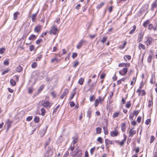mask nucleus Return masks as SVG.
Segmentation results:
<instances>
[{
    "instance_id": "nucleus-8",
    "label": "nucleus",
    "mask_w": 157,
    "mask_h": 157,
    "mask_svg": "<svg viewBox=\"0 0 157 157\" xmlns=\"http://www.w3.org/2000/svg\"><path fill=\"white\" fill-rule=\"evenodd\" d=\"M136 132V130H134L133 128H132L129 130V136H132L134 135H135Z\"/></svg>"
},
{
    "instance_id": "nucleus-27",
    "label": "nucleus",
    "mask_w": 157,
    "mask_h": 157,
    "mask_svg": "<svg viewBox=\"0 0 157 157\" xmlns=\"http://www.w3.org/2000/svg\"><path fill=\"white\" fill-rule=\"evenodd\" d=\"M119 113H120L119 112H117L114 113L113 115V116H112L114 118L117 117L119 115Z\"/></svg>"
},
{
    "instance_id": "nucleus-29",
    "label": "nucleus",
    "mask_w": 157,
    "mask_h": 157,
    "mask_svg": "<svg viewBox=\"0 0 157 157\" xmlns=\"http://www.w3.org/2000/svg\"><path fill=\"white\" fill-rule=\"evenodd\" d=\"M40 111H41V115L43 116H44L46 112L45 109L44 108H42L41 109Z\"/></svg>"
},
{
    "instance_id": "nucleus-58",
    "label": "nucleus",
    "mask_w": 157,
    "mask_h": 157,
    "mask_svg": "<svg viewBox=\"0 0 157 157\" xmlns=\"http://www.w3.org/2000/svg\"><path fill=\"white\" fill-rule=\"evenodd\" d=\"M151 121L150 119H147L146 120L145 122V123L147 125H148L149 123Z\"/></svg>"
},
{
    "instance_id": "nucleus-42",
    "label": "nucleus",
    "mask_w": 157,
    "mask_h": 157,
    "mask_svg": "<svg viewBox=\"0 0 157 157\" xmlns=\"http://www.w3.org/2000/svg\"><path fill=\"white\" fill-rule=\"evenodd\" d=\"M60 107V105H58L55 109H54L53 110V113L56 112L58 109Z\"/></svg>"
},
{
    "instance_id": "nucleus-26",
    "label": "nucleus",
    "mask_w": 157,
    "mask_h": 157,
    "mask_svg": "<svg viewBox=\"0 0 157 157\" xmlns=\"http://www.w3.org/2000/svg\"><path fill=\"white\" fill-rule=\"evenodd\" d=\"M136 27L135 25L133 26V29L129 32L130 34H132L134 33L136 29Z\"/></svg>"
},
{
    "instance_id": "nucleus-32",
    "label": "nucleus",
    "mask_w": 157,
    "mask_h": 157,
    "mask_svg": "<svg viewBox=\"0 0 157 157\" xmlns=\"http://www.w3.org/2000/svg\"><path fill=\"white\" fill-rule=\"evenodd\" d=\"M104 2H101L100 4L98 5L97 6V8L98 9H99L104 5Z\"/></svg>"
},
{
    "instance_id": "nucleus-7",
    "label": "nucleus",
    "mask_w": 157,
    "mask_h": 157,
    "mask_svg": "<svg viewBox=\"0 0 157 157\" xmlns=\"http://www.w3.org/2000/svg\"><path fill=\"white\" fill-rule=\"evenodd\" d=\"M42 28V27L40 25H37L34 28V31L36 33H38L40 31Z\"/></svg>"
},
{
    "instance_id": "nucleus-4",
    "label": "nucleus",
    "mask_w": 157,
    "mask_h": 157,
    "mask_svg": "<svg viewBox=\"0 0 157 157\" xmlns=\"http://www.w3.org/2000/svg\"><path fill=\"white\" fill-rule=\"evenodd\" d=\"M50 33L51 34L55 35L58 33V31L56 26L53 25L51 27V29L50 31Z\"/></svg>"
},
{
    "instance_id": "nucleus-11",
    "label": "nucleus",
    "mask_w": 157,
    "mask_h": 157,
    "mask_svg": "<svg viewBox=\"0 0 157 157\" xmlns=\"http://www.w3.org/2000/svg\"><path fill=\"white\" fill-rule=\"evenodd\" d=\"M105 142L106 146H107V145H108L112 144H113L112 141V140H109L108 139H105Z\"/></svg>"
},
{
    "instance_id": "nucleus-5",
    "label": "nucleus",
    "mask_w": 157,
    "mask_h": 157,
    "mask_svg": "<svg viewBox=\"0 0 157 157\" xmlns=\"http://www.w3.org/2000/svg\"><path fill=\"white\" fill-rule=\"evenodd\" d=\"M119 134V132L116 129H114V130L111 131L110 133L111 136L112 137L116 136Z\"/></svg>"
},
{
    "instance_id": "nucleus-39",
    "label": "nucleus",
    "mask_w": 157,
    "mask_h": 157,
    "mask_svg": "<svg viewBox=\"0 0 157 157\" xmlns=\"http://www.w3.org/2000/svg\"><path fill=\"white\" fill-rule=\"evenodd\" d=\"M126 140H123L121 142H118L119 144L120 145V146H123L124 145V143L125 142Z\"/></svg>"
},
{
    "instance_id": "nucleus-31",
    "label": "nucleus",
    "mask_w": 157,
    "mask_h": 157,
    "mask_svg": "<svg viewBox=\"0 0 157 157\" xmlns=\"http://www.w3.org/2000/svg\"><path fill=\"white\" fill-rule=\"evenodd\" d=\"M10 71V69L8 68H7L5 71L2 72V75H4L6 73H8Z\"/></svg>"
},
{
    "instance_id": "nucleus-45",
    "label": "nucleus",
    "mask_w": 157,
    "mask_h": 157,
    "mask_svg": "<svg viewBox=\"0 0 157 157\" xmlns=\"http://www.w3.org/2000/svg\"><path fill=\"white\" fill-rule=\"evenodd\" d=\"M95 149V147L91 148L90 150V153L91 155H92Z\"/></svg>"
},
{
    "instance_id": "nucleus-12",
    "label": "nucleus",
    "mask_w": 157,
    "mask_h": 157,
    "mask_svg": "<svg viewBox=\"0 0 157 157\" xmlns=\"http://www.w3.org/2000/svg\"><path fill=\"white\" fill-rule=\"evenodd\" d=\"M121 128L122 131L123 132L125 131L126 130V123H121Z\"/></svg>"
},
{
    "instance_id": "nucleus-35",
    "label": "nucleus",
    "mask_w": 157,
    "mask_h": 157,
    "mask_svg": "<svg viewBox=\"0 0 157 157\" xmlns=\"http://www.w3.org/2000/svg\"><path fill=\"white\" fill-rule=\"evenodd\" d=\"M97 141L101 144H102L103 142L102 138L101 137H99L98 138Z\"/></svg>"
},
{
    "instance_id": "nucleus-10",
    "label": "nucleus",
    "mask_w": 157,
    "mask_h": 157,
    "mask_svg": "<svg viewBox=\"0 0 157 157\" xmlns=\"http://www.w3.org/2000/svg\"><path fill=\"white\" fill-rule=\"evenodd\" d=\"M84 42V41L83 40H81L80 42L78 43V44H77L76 48L77 49H79L81 48V47L82 44Z\"/></svg>"
},
{
    "instance_id": "nucleus-46",
    "label": "nucleus",
    "mask_w": 157,
    "mask_h": 157,
    "mask_svg": "<svg viewBox=\"0 0 157 157\" xmlns=\"http://www.w3.org/2000/svg\"><path fill=\"white\" fill-rule=\"evenodd\" d=\"M34 121L36 123H38L39 121V118L38 117H36L34 118Z\"/></svg>"
},
{
    "instance_id": "nucleus-60",
    "label": "nucleus",
    "mask_w": 157,
    "mask_h": 157,
    "mask_svg": "<svg viewBox=\"0 0 157 157\" xmlns=\"http://www.w3.org/2000/svg\"><path fill=\"white\" fill-rule=\"evenodd\" d=\"M42 56L41 55H39L36 58V60H40Z\"/></svg>"
},
{
    "instance_id": "nucleus-20",
    "label": "nucleus",
    "mask_w": 157,
    "mask_h": 157,
    "mask_svg": "<svg viewBox=\"0 0 157 157\" xmlns=\"http://www.w3.org/2000/svg\"><path fill=\"white\" fill-rule=\"evenodd\" d=\"M82 154V151L80 150H79L76 152L75 155V156H77L78 157H80L81 156Z\"/></svg>"
},
{
    "instance_id": "nucleus-38",
    "label": "nucleus",
    "mask_w": 157,
    "mask_h": 157,
    "mask_svg": "<svg viewBox=\"0 0 157 157\" xmlns=\"http://www.w3.org/2000/svg\"><path fill=\"white\" fill-rule=\"evenodd\" d=\"M157 5V4L156 2H154L152 5L151 9L153 10L155 8Z\"/></svg>"
},
{
    "instance_id": "nucleus-23",
    "label": "nucleus",
    "mask_w": 157,
    "mask_h": 157,
    "mask_svg": "<svg viewBox=\"0 0 157 157\" xmlns=\"http://www.w3.org/2000/svg\"><path fill=\"white\" fill-rule=\"evenodd\" d=\"M149 23L150 21L149 20H147L144 23L143 25L144 27L146 28L147 25L149 24Z\"/></svg>"
},
{
    "instance_id": "nucleus-54",
    "label": "nucleus",
    "mask_w": 157,
    "mask_h": 157,
    "mask_svg": "<svg viewBox=\"0 0 157 157\" xmlns=\"http://www.w3.org/2000/svg\"><path fill=\"white\" fill-rule=\"evenodd\" d=\"M141 117L140 116H139L138 117L137 119V121L138 122V123H139L140 122L141 120Z\"/></svg>"
},
{
    "instance_id": "nucleus-1",
    "label": "nucleus",
    "mask_w": 157,
    "mask_h": 157,
    "mask_svg": "<svg viewBox=\"0 0 157 157\" xmlns=\"http://www.w3.org/2000/svg\"><path fill=\"white\" fill-rule=\"evenodd\" d=\"M39 103L41 104L43 106L47 108H50L52 105V104L50 102L44 100L40 101Z\"/></svg>"
},
{
    "instance_id": "nucleus-28",
    "label": "nucleus",
    "mask_w": 157,
    "mask_h": 157,
    "mask_svg": "<svg viewBox=\"0 0 157 157\" xmlns=\"http://www.w3.org/2000/svg\"><path fill=\"white\" fill-rule=\"evenodd\" d=\"M103 129L104 131V133L105 135H107L108 134V130L107 129V127L104 126L103 127Z\"/></svg>"
},
{
    "instance_id": "nucleus-41",
    "label": "nucleus",
    "mask_w": 157,
    "mask_h": 157,
    "mask_svg": "<svg viewBox=\"0 0 157 157\" xmlns=\"http://www.w3.org/2000/svg\"><path fill=\"white\" fill-rule=\"evenodd\" d=\"M96 82H94L93 83H92L90 85V89H93V88L95 87L96 86Z\"/></svg>"
},
{
    "instance_id": "nucleus-57",
    "label": "nucleus",
    "mask_w": 157,
    "mask_h": 157,
    "mask_svg": "<svg viewBox=\"0 0 157 157\" xmlns=\"http://www.w3.org/2000/svg\"><path fill=\"white\" fill-rule=\"evenodd\" d=\"M74 145H73V146H72V145H71L69 149H70L71 151H72L74 149Z\"/></svg>"
},
{
    "instance_id": "nucleus-56",
    "label": "nucleus",
    "mask_w": 157,
    "mask_h": 157,
    "mask_svg": "<svg viewBox=\"0 0 157 157\" xmlns=\"http://www.w3.org/2000/svg\"><path fill=\"white\" fill-rule=\"evenodd\" d=\"M3 64L5 65H8L9 64V62L7 60H5L3 62Z\"/></svg>"
},
{
    "instance_id": "nucleus-19",
    "label": "nucleus",
    "mask_w": 157,
    "mask_h": 157,
    "mask_svg": "<svg viewBox=\"0 0 157 157\" xmlns=\"http://www.w3.org/2000/svg\"><path fill=\"white\" fill-rule=\"evenodd\" d=\"M84 81V78H81L78 81V83L80 85H82Z\"/></svg>"
},
{
    "instance_id": "nucleus-43",
    "label": "nucleus",
    "mask_w": 157,
    "mask_h": 157,
    "mask_svg": "<svg viewBox=\"0 0 157 157\" xmlns=\"http://www.w3.org/2000/svg\"><path fill=\"white\" fill-rule=\"evenodd\" d=\"M68 90L67 89H65L64 90L62 94H63V95L66 96L67 94L68 93Z\"/></svg>"
},
{
    "instance_id": "nucleus-17",
    "label": "nucleus",
    "mask_w": 157,
    "mask_h": 157,
    "mask_svg": "<svg viewBox=\"0 0 157 157\" xmlns=\"http://www.w3.org/2000/svg\"><path fill=\"white\" fill-rule=\"evenodd\" d=\"M73 141L72 144L73 145H74L78 141V139L76 137H73L72 138Z\"/></svg>"
},
{
    "instance_id": "nucleus-36",
    "label": "nucleus",
    "mask_w": 157,
    "mask_h": 157,
    "mask_svg": "<svg viewBox=\"0 0 157 157\" xmlns=\"http://www.w3.org/2000/svg\"><path fill=\"white\" fill-rule=\"evenodd\" d=\"M131 105V104L130 101H128L126 103L125 106L127 108H129L130 107Z\"/></svg>"
},
{
    "instance_id": "nucleus-18",
    "label": "nucleus",
    "mask_w": 157,
    "mask_h": 157,
    "mask_svg": "<svg viewBox=\"0 0 157 157\" xmlns=\"http://www.w3.org/2000/svg\"><path fill=\"white\" fill-rule=\"evenodd\" d=\"M12 122V121H10L9 120L7 121L6 123L7 128H10Z\"/></svg>"
},
{
    "instance_id": "nucleus-63",
    "label": "nucleus",
    "mask_w": 157,
    "mask_h": 157,
    "mask_svg": "<svg viewBox=\"0 0 157 157\" xmlns=\"http://www.w3.org/2000/svg\"><path fill=\"white\" fill-rule=\"evenodd\" d=\"M95 98L93 96H91L90 97V101H91L94 99Z\"/></svg>"
},
{
    "instance_id": "nucleus-33",
    "label": "nucleus",
    "mask_w": 157,
    "mask_h": 157,
    "mask_svg": "<svg viewBox=\"0 0 157 157\" xmlns=\"http://www.w3.org/2000/svg\"><path fill=\"white\" fill-rule=\"evenodd\" d=\"M145 95V92L144 90H141L139 94L140 96H143Z\"/></svg>"
},
{
    "instance_id": "nucleus-30",
    "label": "nucleus",
    "mask_w": 157,
    "mask_h": 157,
    "mask_svg": "<svg viewBox=\"0 0 157 157\" xmlns=\"http://www.w3.org/2000/svg\"><path fill=\"white\" fill-rule=\"evenodd\" d=\"M19 14V13L18 12H16L15 13L13 14L14 18L13 19L14 20H16L17 18V15Z\"/></svg>"
},
{
    "instance_id": "nucleus-13",
    "label": "nucleus",
    "mask_w": 157,
    "mask_h": 157,
    "mask_svg": "<svg viewBox=\"0 0 157 157\" xmlns=\"http://www.w3.org/2000/svg\"><path fill=\"white\" fill-rule=\"evenodd\" d=\"M37 14V12L35 14H33L31 16V18L33 22H34L36 20V17Z\"/></svg>"
},
{
    "instance_id": "nucleus-49",
    "label": "nucleus",
    "mask_w": 157,
    "mask_h": 157,
    "mask_svg": "<svg viewBox=\"0 0 157 157\" xmlns=\"http://www.w3.org/2000/svg\"><path fill=\"white\" fill-rule=\"evenodd\" d=\"M34 46L33 45H31L29 47V50L30 51H32L34 50Z\"/></svg>"
},
{
    "instance_id": "nucleus-34",
    "label": "nucleus",
    "mask_w": 157,
    "mask_h": 157,
    "mask_svg": "<svg viewBox=\"0 0 157 157\" xmlns=\"http://www.w3.org/2000/svg\"><path fill=\"white\" fill-rule=\"evenodd\" d=\"M50 141V138H49L48 140L46 142V143L44 144L45 148L49 144Z\"/></svg>"
},
{
    "instance_id": "nucleus-22",
    "label": "nucleus",
    "mask_w": 157,
    "mask_h": 157,
    "mask_svg": "<svg viewBox=\"0 0 157 157\" xmlns=\"http://www.w3.org/2000/svg\"><path fill=\"white\" fill-rule=\"evenodd\" d=\"M139 48V49H141V48L142 49L144 50L145 49V46L143 44L140 43L138 46Z\"/></svg>"
},
{
    "instance_id": "nucleus-53",
    "label": "nucleus",
    "mask_w": 157,
    "mask_h": 157,
    "mask_svg": "<svg viewBox=\"0 0 157 157\" xmlns=\"http://www.w3.org/2000/svg\"><path fill=\"white\" fill-rule=\"evenodd\" d=\"M32 119V116H29L26 119V120L28 121H30Z\"/></svg>"
},
{
    "instance_id": "nucleus-50",
    "label": "nucleus",
    "mask_w": 157,
    "mask_h": 157,
    "mask_svg": "<svg viewBox=\"0 0 157 157\" xmlns=\"http://www.w3.org/2000/svg\"><path fill=\"white\" fill-rule=\"evenodd\" d=\"M42 41V40L41 39L37 40L36 41V44H39L40 42Z\"/></svg>"
},
{
    "instance_id": "nucleus-51",
    "label": "nucleus",
    "mask_w": 157,
    "mask_h": 157,
    "mask_svg": "<svg viewBox=\"0 0 157 157\" xmlns=\"http://www.w3.org/2000/svg\"><path fill=\"white\" fill-rule=\"evenodd\" d=\"M75 93H73V94H72L71 95L69 99L70 100H71L74 97V96H75Z\"/></svg>"
},
{
    "instance_id": "nucleus-52",
    "label": "nucleus",
    "mask_w": 157,
    "mask_h": 157,
    "mask_svg": "<svg viewBox=\"0 0 157 157\" xmlns=\"http://www.w3.org/2000/svg\"><path fill=\"white\" fill-rule=\"evenodd\" d=\"M133 117L134 116L132 113L130 114L129 118L130 120H132L133 119Z\"/></svg>"
},
{
    "instance_id": "nucleus-48",
    "label": "nucleus",
    "mask_w": 157,
    "mask_h": 157,
    "mask_svg": "<svg viewBox=\"0 0 157 157\" xmlns=\"http://www.w3.org/2000/svg\"><path fill=\"white\" fill-rule=\"evenodd\" d=\"M107 39V37H104L101 40V41L103 43H104L105 42Z\"/></svg>"
},
{
    "instance_id": "nucleus-14",
    "label": "nucleus",
    "mask_w": 157,
    "mask_h": 157,
    "mask_svg": "<svg viewBox=\"0 0 157 157\" xmlns=\"http://www.w3.org/2000/svg\"><path fill=\"white\" fill-rule=\"evenodd\" d=\"M152 39L151 38H149L145 41V43L147 45H149L152 43Z\"/></svg>"
},
{
    "instance_id": "nucleus-62",
    "label": "nucleus",
    "mask_w": 157,
    "mask_h": 157,
    "mask_svg": "<svg viewBox=\"0 0 157 157\" xmlns=\"http://www.w3.org/2000/svg\"><path fill=\"white\" fill-rule=\"evenodd\" d=\"M105 76V74L104 73H102L100 76V78L101 79H103L104 78Z\"/></svg>"
},
{
    "instance_id": "nucleus-6",
    "label": "nucleus",
    "mask_w": 157,
    "mask_h": 157,
    "mask_svg": "<svg viewBox=\"0 0 157 157\" xmlns=\"http://www.w3.org/2000/svg\"><path fill=\"white\" fill-rule=\"evenodd\" d=\"M128 68L126 67L124 68L123 70L119 71V73L122 75H124L127 72Z\"/></svg>"
},
{
    "instance_id": "nucleus-55",
    "label": "nucleus",
    "mask_w": 157,
    "mask_h": 157,
    "mask_svg": "<svg viewBox=\"0 0 157 157\" xmlns=\"http://www.w3.org/2000/svg\"><path fill=\"white\" fill-rule=\"evenodd\" d=\"M77 54L75 53H73L72 54V57L74 59L77 57Z\"/></svg>"
},
{
    "instance_id": "nucleus-21",
    "label": "nucleus",
    "mask_w": 157,
    "mask_h": 157,
    "mask_svg": "<svg viewBox=\"0 0 157 157\" xmlns=\"http://www.w3.org/2000/svg\"><path fill=\"white\" fill-rule=\"evenodd\" d=\"M10 82L12 86H14L16 84V82L13 79H11L10 80Z\"/></svg>"
},
{
    "instance_id": "nucleus-40",
    "label": "nucleus",
    "mask_w": 157,
    "mask_h": 157,
    "mask_svg": "<svg viewBox=\"0 0 157 157\" xmlns=\"http://www.w3.org/2000/svg\"><path fill=\"white\" fill-rule=\"evenodd\" d=\"M150 139L151 141H150V143H152L153 142L154 140L155 139V137L153 136H151Z\"/></svg>"
},
{
    "instance_id": "nucleus-61",
    "label": "nucleus",
    "mask_w": 157,
    "mask_h": 157,
    "mask_svg": "<svg viewBox=\"0 0 157 157\" xmlns=\"http://www.w3.org/2000/svg\"><path fill=\"white\" fill-rule=\"evenodd\" d=\"M33 89L31 88H29L28 89V93L29 94H31L33 92Z\"/></svg>"
},
{
    "instance_id": "nucleus-15",
    "label": "nucleus",
    "mask_w": 157,
    "mask_h": 157,
    "mask_svg": "<svg viewBox=\"0 0 157 157\" xmlns=\"http://www.w3.org/2000/svg\"><path fill=\"white\" fill-rule=\"evenodd\" d=\"M23 70L22 68L20 66V65H19L16 68L15 70L17 72H20L21 71Z\"/></svg>"
},
{
    "instance_id": "nucleus-3",
    "label": "nucleus",
    "mask_w": 157,
    "mask_h": 157,
    "mask_svg": "<svg viewBox=\"0 0 157 157\" xmlns=\"http://www.w3.org/2000/svg\"><path fill=\"white\" fill-rule=\"evenodd\" d=\"M52 155V148L50 147H49L48 148L46 152L44 157H49L51 156Z\"/></svg>"
},
{
    "instance_id": "nucleus-37",
    "label": "nucleus",
    "mask_w": 157,
    "mask_h": 157,
    "mask_svg": "<svg viewBox=\"0 0 157 157\" xmlns=\"http://www.w3.org/2000/svg\"><path fill=\"white\" fill-rule=\"evenodd\" d=\"M37 66V64L36 63L34 62L32 63L31 65V67L32 68H34L36 67Z\"/></svg>"
},
{
    "instance_id": "nucleus-24",
    "label": "nucleus",
    "mask_w": 157,
    "mask_h": 157,
    "mask_svg": "<svg viewBox=\"0 0 157 157\" xmlns=\"http://www.w3.org/2000/svg\"><path fill=\"white\" fill-rule=\"evenodd\" d=\"M153 105L152 98L151 100H149L148 102V107L149 108L151 107V105Z\"/></svg>"
},
{
    "instance_id": "nucleus-25",
    "label": "nucleus",
    "mask_w": 157,
    "mask_h": 157,
    "mask_svg": "<svg viewBox=\"0 0 157 157\" xmlns=\"http://www.w3.org/2000/svg\"><path fill=\"white\" fill-rule=\"evenodd\" d=\"M96 133L97 134H99L101 132V129L100 127H98L96 128Z\"/></svg>"
},
{
    "instance_id": "nucleus-59",
    "label": "nucleus",
    "mask_w": 157,
    "mask_h": 157,
    "mask_svg": "<svg viewBox=\"0 0 157 157\" xmlns=\"http://www.w3.org/2000/svg\"><path fill=\"white\" fill-rule=\"evenodd\" d=\"M70 105L71 107H73L75 105V103L73 101H71L70 102Z\"/></svg>"
},
{
    "instance_id": "nucleus-47",
    "label": "nucleus",
    "mask_w": 157,
    "mask_h": 157,
    "mask_svg": "<svg viewBox=\"0 0 157 157\" xmlns=\"http://www.w3.org/2000/svg\"><path fill=\"white\" fill-rule=\"evenodd\" d=\"M5 51V48H2L0 49V53L2 54Z\"/></svg>"
},
{
    "instance_id": "nucleus-44",
    "label": "nucleus",
    "mask_w": 157,
    "mask_h": 157,
    "mask_svg": "<svg viewBox=\"0 0 157 157\" xmlns=\"http://www.w3.org/2000/svg\"><path fill=\"white\" fill-rule=\"evenodd\" d=\"M74 64L73 65V67L75 68L77 66L78 64V62L77 61H75L74 62Z\"/></svg>"
},
{
    "instance_id": "nucleus-2",
    "label": "nucleus",
    "mask_w": 157,
    "mask_h": 157,
    "mask_svg": "<svg viewBox=\"0 0 157 157\" xmlns=\"http://www.w3.org/2000/svg\"><path fill=\"white\" fill-rule=\"evenodd\" d=\"M105 96V95L102 98L100 96H99L98 98L96 99L95 103V107L98 106L99 103H101L104 101Z\"/></svg>"
},
{
    "instance_id": "nucleus-16",
    "label": "nucleus",
    "mask_w": 157,
    "mask_h": 157,
    "mask_svg": "<svg viewBox=\"0 0 157 157\" xmlns=\"http://www.w3.org/2000/svg\"><path fill=\"white\" fill-rule=\"evenodd\" d=\"M36 36L34 35H32L30 36L29 37V39L30 40H34L36 38Z\"/></svg>"
},
{
    "instance_id": "nucleus-9",
    "label": "nucleus",
    "mask_w": 157,
    "mask_h": 157,
    "mask_svg": "<svg viewBox=\"0 0 157 157\" xmlns=\"http://www.w3.org/2000/svg\"><path fill=\"white\" fill-rule=\"evenodd\" d=\"M144 32H140L138 36V41L139 42L142 40V39L144 35Z\"/></svg>"
},
{
    "instance_id": "nucleus-64",
    "label": "nucleus",
    "mask_w": 157,
    "mask_h": 157,
    "mask_svg": "<svg viewBox=\"0 0 157 157\" xmlns=\"http://www.w3.org/2000/svg\"><path fill=\"white\" fill-rule=\"evenodd\" d=\"M81 5L80 4H78L75 7V8L78 10L79 9Z\"/></svg>"
}]
</instances>
